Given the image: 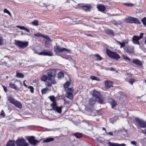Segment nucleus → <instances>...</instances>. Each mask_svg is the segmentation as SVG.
<instances>
[{
	"label": "nucleus",
	"mask_w": 146,
	"mask_h": 146,
	"mask_svg": "<svg viewBox=\"0 0 146 146\" xmlns=\"http://www.w3.org/2000/svg\"><path fill=\"white\" fill-rule=\"evenodd\" d=\"M15 143L17 146H28L29 145L24 138L18 139L15 141Z\"/></svg>",
	"instance_id": "obj_3"
},
{
	"label": "nucleus",
	"mask_w": 146,
	"mask_h": 146,
	"mask_svg": "<svg viewBox=\"0 0 146 146\" xmlns=\"http://www.w3.org/2000/svg\"><path fill=\"white\" fill-rule=\"evenodd\" d=\"M32 23L35 25L37 26L38 25V22L37 20H34L32 22Z\"/></svg>",
	"instance_id": "obj_47"
},
{
	"label": "nucleus",
	"mask_w": 146,
	"mask_h": 146,
	"mask_svg": "<svg viewBox=\"0 0 146 146\" xmlns=\"http://www.w3.org/2000/svg\"><path fill=\"white\" fill-rule=\"evenodd\" d=\"M15 44L20 47L22 48H24L28 46V42H23L21 41L15 40Z\"/></svg>",
	"instance_id": "obj_8"
},
{
	"label": "nucleus",
	"mask_w": 146,
	"mask_h": 146,
	"mask_svg": "<svg viewBox=\"0 0 146 146\" xmlns=\"http://www.w3.org/2000/svg\"><path fill=\"white\" fill-rule=\"evenodd\" d=\"M92 95L93 96L96 98L102 96L100 93L96 90H93Z\"/></svg>",
	"instance_id": "obj_15"
},
{
	"label": "nucleus",
	"mask_w": 146,
	"mask_h": 146,
	"mask_svg": "<svg viewBox=\"0 0 146 146\" xmlns=\"http://www.w3.org/2000/svg\"><path fill=\"white\" fill-rule=\"evenodd\" d=\"M8 100L11 103L13 104L17 100L12 97H9L8 98Z\"/></svg>",
	"instance_id": "obj_28"
},
{
	"label": "nucleus",
	"mask_w": 146,
	"mask_h": 146,
	"mask_svg": "<svg viewBox=\"0 0 146 146\" xmlns=\"http://www.w3.org/2000/svg\"><path fill=\"white\" fill-rule=\"evenodd\" d=\"M99 111H98L96 110H89L88 112L89 113V114H90V115L95 116L96 115V113L98 114V112Z\"/></svg>",
	"instance_id": "obj_20"
},
{
	"label": "nucleus",
	"mask_w": 146,
	"mask_h": 146,
	"mask_svg": "<svg viewBox=\"0 0 146 146\" xmlns=\"http://www.w3.org/2000/svg\"><path fill=\"white\" fill-rule=\"evenodd\" d=\"M46 86L48 87H50L52 86V84L51 82H46Z\"/></svg>",
	"instance_id": "obj_50"
},
{
	"label": "nucleus",
	"mask_w": 146,
	"mask_h": 146,
	"mask_svg": "<svg viewBox=\"0 0 146 146\" xmlns=\"http://www.w3.org/2000/svg\"><path fill=\"white\" fill-rule=\"evenodd\" d=\"M86 8V9H90L92 8L91 4H87L84 3H80L76 6L77 8Z\"/></svg>",
	"instance_id": "obj_9"
},
{
	"label": "nucleus",
	"mask_w": 146,
	"mask_h": 146,
	"mask_svg": "<svg viewBox=\"0 0 146 146\" xmlns=\"http://www.w3.org/2000/svg\"><path fill=\"white\" fill-rule=\"evenodd\" d=\"M117 42L119 43V44L120 45V48H121L124 47L125 46V44L124 42H121L119 41H118Z\"/></svg>",
	"instance_id": "obj_46"
},
{
	"label": "nucleus",
	"mask_w": 146,
	"mask_h": 146,
	"mask_svg": "<svg viewBox=\"0 0 146 146\" xmlns=\"http://www.w3.org/2000/svg\"><path fill=\"white\" fill-rule=\"evenodd\" d=\"M106 33L108 35L111 36H114L113 34V31L110 29H107L106 31Z\"/></svg>",
	"instance_id": "obj_26"
},
{
	"label": "nucleus",
	"mask_w": 146,
	"mask_h": 146,
	"mask_svg": "<svg viewBox=\"0 0 146 146\" xmlns=\"http://www.w3.org/2000/svg\"><path fill=\"white\" fill-rule=\"evenodd\" d=\"M17 27L19 28L20 29L22 30H24L25 28V27L24 26H17Z\"/></svg>",
	"instance_id": "obj_57"
},
{
	"label": "nucleus",
	"mask_w": 146,
	"mask_h": 146,
	"mask_svg": "<svg viewBox=\"0 0 146 146\" xmlns=\"http://www.w3.org/2000/svg\"><path fill=\"white\" fill-rule=\"evenodd\" d=\"M96 99H97V101L98 102V103L101 104H104V98L102 95Z\"/></svg>",
	"instance_id": "obj_23"
},
{
	"label": "nucleus",
	"mask_w": 146,
	"mask_h": 146,
	"mask_svg": "<svg viewBox=\"0 0 146 146\" xmlns=\"http://www.w3.org/2000/svg\"><path fill=\"white\" fill-rule=\"evenodd\" d=\"M49 90V88L46 87L43 88L41 90V92L42 94H45L47 91Z\"/></svg>",
	"instance_id": "obj_39"
},
{
	"label": "nucleus",
	"mask_w": 146,
	"mask_h": 146,
	"mask_svg": "<svg viewBox=\"0 0 146 146\" xmlns=\"http://www.w3.org/2000/svg\"><path fill=\"white\" fill-rule=\"evenodd\" d=\"M143 34L141 33L139 36H134L132 39L133 42L135 44H139V40L142 38L143 35Z\"/></svg>",
	"instance_id": "obj_10"
},
{
	"label": "nucleus",
	"mask_w": 146,
	"mask_h": 146,
	"mask_svg": "<svg viewBox=\"0 0 146 146\" xmlns=\"http://www.w3.org/2000/svg\"><path fill=\"white\" fill-rule=\"evenodd\" d=\"M90 78L92 80H96L98 81L100 80V79L99 78L94 76H90Z\"/></svg>",
	"instance_id": "obj_35"
},
{
	"label": "nucleus",
	"mask_w": 146,
	"mask_h": 146,
	"mask_svg": "<svg viewBox=\"0 0 146 146\" xmlns=\"http://www.w3.org/2000/svg\"><path fill=\"white\" fill-rule=\"evenodd\" d=\"M125 20L127 23L131 24L134 23L139 24L141 23V22L137 18L132 17H127L125 18Z\"/></svg>",
	"instance_id": "obj_2"
},
{
	"label": "nucleus",
	"mask_w": 146,
	"mask_h": 146,
	"mask_svg": "<svg viewBox=\"0 0 146 146\" xmlns=\"http://www.w3.org/2000/svg\"><path fill=\"white\" fill-rule=\"evenodd\" d=\"M24 30L26 32L29 33L30 32V30L29 29L26 28L25 27Z\"/></svg>",
	"instance_id": "obj_61"
},
{
	"label": "nucleus",
	"mask_w": 146,
	"mask_h": 146,
	"mask_svg": "<svg viewBox=\"0 0 146 146\" xmlns=\"http://www.w3.org/2000/svg\"><path fill=\"white\" fill-rule=\"evenodd\" d=\"M132 62L138 66H141L143 64L142 62L138 59H134L132 61Z\"/></svg>",
	"instance_id": "obj_19"
},
{
	"label": "nucleus",
	"mask_w": 146,
	"mask_h": 146,
	"mask_svg": "<svg viewBox=\"0 0 146 146\" xmlns=\"http://www.w3.org/2000/svg\"><path fill=\"white\" fill-rule=\"evenodd\" d=\"M141 22L145 26H146V17H144L141 20Z\"/></svg>",
	"instance_id": "obj_45"
},
{
	"label": "nucleus",
	"mask_w": 146,
	"mask_h": 146,
	"mask_svg": "<svg viewBox=\"0 0 146 146\" xmlns=\"http://www.w3.org/2000/svg\"><path fill=\"white\" fill-rule=\"evenodd\" d=\"M108 145L109 146H126L125 144L123 143L119 144L118 143H113L111 142H109L108 143Z\"/></svg>",
	"instance_id": "obj_18"
},
{
	"label": "nucleus",
	"mask_w": 146,
	"mask_h": 146,
	"mask_svg": "<svg viewBox=\"0 0 146 146\" xmlns=\"http://www.w3.org/2000/svg\"><path fill=\"white\" fill-rule=\"evenodd\" d=\"M28 88L30 89V91L32 93H33L34 91V88L32 86H29Z\"/></svg>",
	"instance_id": "obj_49"
},
{
	"label": "nucleus",
	"mask_w": 146,
	"mask_h": 146,
	"mask_svg": "<svg viewBox=\"0 0 146 146\" xmlns=\"http://www.w3.org/2000/svg\"><path fill=\"white\" fill-rule=\"evenodd\" d=\"M54 51L58 54L60 52H69L71 50L65 48L60 47L59 46H54Z\"/></svg>",
	"instance_id": "obj_6"
},
{
	"label": "nucleus",
	"mask_w": 146,
	"mask_h": 146,
	"mask_svg": "<svg viewBox=\"0 0 146 146\" xmlns=\"http://www.w3.org/2000/svg\"><path fill=\"white\" fill-rule=\"evenodd\" d=\"M0 115L1 116L3 117H5V113L3 110H2L1 111V114H0Z\"/></svg>",
	"instance_id": "obj_54"
},
{
	"label": "nucleus",
	"mask_w": 146,
	"mask_h": 146,
	"mask_svg": "<svg viewBox=\"0 0 146 146\" xmlns=\"http://www.w3.org/2000/svg\"><path fill=\"white\" fill-rule=\"evenodd\" d=\"M123 59L125 60H128L129 61L130 60V58L126 55H123L122 56Z\"/></svg>",
	"instance_id": "obj_44"
},
{
	"label": "nucleus",
	"mask_w": 146,
	"mask_h": 146,
	"mask_svg": "<svg viewBox=\"0 0 146 146\" xmlns=\"http://www.w3.org/2000/svg\"><path fill=\"white\" fill-rule=\"evenodd\" d=\"M54 140V139L52 137H50L46 138V139L43 140L44 143H48Z\"/></svg>",
	"instance_id": "obj_29"
},
{
	"label": "nucleus",
	"mask_w": 146,
	"mask_h": 146,
	"mask_svg": "<svg viewBox=\"0 0 146 146\" xmlns=\"http://www.w3.org/2000/svg\"><path fill=\"white\" fill-rule=\"evenodd\" d=\"M97 8L98 9H106V7L103 5L99 4L97 5Z\"/></svg>",
	"instance_id": "obj_30"
},
{
	"label": "nucleus",
	"mask_w": 146,
	"mask_h": 146,
	"mask_svg": "<svg viewBox=\"0 0 146 146\" xmlns=\"http://www.w3.org/2000/svg\"><path fill=\"white\" fill-rule=\"evenodd\" d=\"M124 4L125 5L128 7H132L133 5L131 3H124Z\"/></svg>",
	"instance_id": "obj_48"
},
{
	"label": "nucleus",
	"mask_w": 146,
	"mask_h": 146,
	"mask_svg": "<svg viewBox=\"0 0 146 146\" xmlns=\"http://www.w3.org/2000/svg\"><path fill=\"white\" fill-rule=\"evenodd\" d=\"M57 76L58 78L60 79L61 78L64 77V74L62 72H60L58 74Z\"/></svg>",
	"instance_id": "obj_36"
},
{
	"label": "nucleus",
	"mask_w": 146,
	"mask_h": 146,
	"mask_svg": "<svg viewBox=\"0 0 146 146\" xmlns=\"http://www.w3.org/2000/svg\"><path fill=\"white\" fill-rule=\"evenodd\" d=\"M106 133L107 134H108V135H113V134L112 132L110 131L108 133L106 132Z\"/></svg>",
	"instance_id": "obj_59"
},
{
	"label": "nucleus",
	"mask_w": 146,
	"mask_h": 146,
	"mask_svg": "<svg viewBox=\"0 0 146 146\" xmlns=\"http://www.w3.org/2000/svg\"><path fill=\"white\" fill-rule=\"evenodd\" d=\"M97 99L94 98H92L89 100V104L91 106H93L96 103Z\"/></svg>",
	"instance_id": "obj_17"
},
{
	"label": "nucleus",
	"mask_w": 146,
	"mask_h": 146,
	"mask_svg": "<svg viewBox=\"0 0 146 146\" xmlns=\"http://www.w3.org/2000/svg\"><path fill=\"white\" fill-rule=\"evenodd\" d=\"M110 70L112 71H114L115 70V69L113 67H111L110 68Z\"/></svg>",
	"instance_id": "obj_64"
},
{
	"label": "nucleus",
	"mask_w": 146,
	"mask_h": 146,
	"mask_svg": "<svg viewBox=\"0 0 146 146\" xmlns=\"http://www.w3.org/2000/svg\"><path fill=\"white\" fill-rule=\"evenodd\" d=\"M74 135L77 138H81L82 136V134L79 133H74Z\"/></svg>",
	"instance_id": "obj_37"
},
{
	"label": "nucleus",
	"mask_w": 146,
	"mask_h": 146,
	"mask_svg": "<svg viewBox=\"0 0 146 146\" xmlns=\"http://www.w3.org/2000/svg\"><path fill=\"white\" fill-rule=\"evenodd\" d=\"M28 140L30 143L34 145H36L39 142V141L36 140L35 139V137L33 136L28 138Z\"/></svg>",
	"instance_id": "obj_13"
},
{
	"label": "nucleus",
	"mask_w": 146,
	"mask_h": 146,
	"mask_svg": "<svg viewBox=\"0 0 146 146\" xmlns=\"http://www.w3.org/2000/svg\"><path fill=\"white\" fill-rule=\"evenodd\" d=\"M48 98L50 99V100L52 102V103L51 104L50 106L51 107H54L56 104L55 100V97L54 96H50L48 97Z\"/></svg>",
	"instance_id": "obj_14"
},
{
	"label": "nucleus",
	"mask_w": 146,
	"mask_h": 146,
	"mask_svg": "<svg viewBox=\"0 0 146 146\" xmlns=\"http://www.w3.org/2000/svg\"><path fill=\"white\" fill-rule=\"evenodd\" d=\"M106 53L108 56L110 57L117 60L120 58L119 55L115 52H113L110 50H107Z\"/></svg>",
	"instance_id": "obj_5"
},
{
	"label": "nucleus",
	"mask_w": 146,
	"mask_h": 146,
	"mask_svg": "<svg viewBox=\"0 0 146 146\" xmlns=\"http://www.w3.org/2000/svg\"><path fill=\"white\" fill-rule=\"evenodd\" d=\"M135 124L139 128H145L146 127V122L142 119H140L138 118L135 119Z\"/></svg>",
	"instance_id": "obj_1"
},
{
	"label": "nucleus",
	"mask_w": 146,
	"mask_h": 146,
	"mask_svg": "<svg viewBox=\"0 0 146 146\" xmlns=\"http://www.w3.org/2000/svg\"><path fill=\"white\" fill-rule=\"evenodd\" d=\"M95 56L97 57V60H101L102 59V58L98 54H96Z\"/></svg>",
	"instance_id": "obj_43"
},
{
	"label": "nucleus",
	"mask_w": 146,
	"mask_h": 146,
	"mask_svg": "<svg viewBox=\"0 0 146 146\" xmlns=\"http://www.w3.org/2000/svg\"><path fill=\"white\" fill-rule=\"evenodd\" d=\"M98 10L99 11L103 13H104L105 12V10Z\"/></svg>",
	"instance_id": "obj_62"
},
{
	"label": "nucleus",
	"mask_w": 146,
	"mask_h": 146,
	"mask_svg": "<svg viewBox=\"0 0 146 146\" xmlns=\"http://www.w3.org/2000/svg\"><path fill=\"white\" fill-rule=\"evenodd\" d=\"M24 30L26 32L29 33L30 32V30L29 29L26 28L25 27Z\"/></svg>",
	"instance_id": "obj_60"
},
{
	"label": "nucleus",
	"mask_w": 146,
	"mask_h": 146,
	"mask_svg": "<svg viewBox=\"0 0 146 146\" xmlns=\"http://www.w3.org/2000/svg\"><path fill=\"white\" fill-rule=\"evenodd\" d=\"M6 146H15V141L9 140L7 142Z\"/></svg>",
	"instance_id": "obj_27"
},
{
	"label": "nucleus",
	"mask_w": 146,
	"mask_h": 146,
	"mask_svg": "<svg viewBox=\"0 0 146 146\" xmlns=\"http://www.w3.org/2000/svg\"><path fill=\"white\" fill-rule=\"evenodd\" d=\"M53 109L54 110H55L56 112L59 113H61L62 112V107H58L57 106L56 104L55 106L54 107H52Z\"/></svg>",
	"instance_id": "obj_21"
},
{
	"label": "nucleus",
	"mask_w": 146,
	"mask_h": 146,
	"mask_svg": "<svg viewBox=\"0 0 146 146\" xmlns=\"http://www.w3.org/2000/svg\"><path fill=\"white\" fill-rule=\"evenodd\" d=\"M51 81V84H56V82L55 80H52Z\"/></svg>",
	"instance_id": "obj_58"
},
{
	"label": "nucleus",
	"mask_w": 146,
	"mask_h": 146,
	"mask_svg": "<svg viewBox=\"0 0 146 146\" xmlns=\"http://www.w3.org/2000/svg\"><path fill=\"white\" fill-rule=\"evenodd\" d=\"M66 94H65L66 96L68 98L72 99L73 98V94L74 93V89L72 88H66L65 90Z\"/></svg>",
	"instance_id": "obj_4"
},
{
	"label": "nucleus",
	"mask_w": 146,
	"mask_h": 146,
	"mask_svg": "<svg viewBox=\"0 0 146 146\" xmlns=\"http://www.w3.org/2000/svg\"><path fill=\"white\" fill-rule=\"evenodd\" d=\"M131 144L135 146H138L137 145H136L137 142L135 141H132L131 142Z\"/></svg>",
	"instance_id": "obj_56"
},
{
	"label": "nucleus",
	"mask_w": 146,
	"mask_h": 146,
	"mask_svg": "<svg viewBox=\"0 0 146 146\" xmlns=\"http://www.w3.org/2000/svg\"><path fill=\"white\" fill-rule=\"evenodd\" d=\"M16 77L17 78H23L24 77V75L20 72H17Z\"/></svg>",
	"instance_id": "obj_33"
},
{
	"label": "nucleus",
	"mask_w": 146,
	"mask_h": 146,
	"mask_svg": "<svg viewBox=\"0 0 146 146\" xmlns=\"http://www.w3.org/2000/svg\"><path fill=\"white\" fill-rule=\"evenodd\" d=\"M4 13L8 14L10 16H11V14L10 12L8 10H4Z\"/></svg>",
	"instance_id": "obj_52"
},
{
	"label": "nucleus",
	"mask_w": 146,
	"mask_h": 146,
	"mask_svg": "<svg viewBox=\"0 0 146 146\" xmlns=\"http://www.w3.org/2000/svg\"><path fill=\"white\" fill-rule=\"evenodd\" d=\"M64 21L65 22H69L71 24L72 23L73 24L74 21H75L76 19L75 18L71 19L69 17H66L64 19Z\"/></svg>",
	"instance_id": "obj_22"
},
{
	"label": "nucleus",
	"mask_w": 146,
	"mask_h": 146,
	"mask_svg": "<svg viewBox=\"0 0 146 146\" xmlns=\"http://www.w3.org/2000/svg\"><path fill=\"white\" fill-rule=\"evenodd\" d=\"M34 36L38 37H42L44 38H45V36L44 35L40 33H38L36 34H34Z\"/></svg>",
	"instance_id": "obj_34"
},
{
	"label": "nucleus",
	"mask_w": 146,
	"mask_h": 146,
	"mask_svg": "<svg viewBox=\"0 0 146 146\" xmlns=\"http://www.w3.org/2000/svg\"><path fill=\"white\" fill-rule=\"evenodd\" d=\"M105 84L106 88L109 89L111 87H113V83L110 81H105Z\"/></svg>",
	"instance_id": "obj_16"
},
{
	"label": "nucleus",
	"mask_w": 146,
	"mask_h": 146,
	"mask_svg": "<svg viewBox=\"0 0 146 146\" xmlns=\"http://www.w3.org/2000/svg\"><path fill=\"white\" fill-rule=\"evenodd\" d=\"M14 105L19 109H21L22 107V105L21 103L17 100L14 104Z\"/></svg>",
	"instance_id": "obj_25"
},
{
	"label": "nucleus",
	"mask_w": 146,
	"mask_h": 146,
	"mask_svg": "<svg viewBox=\"0 0 146 146\" xmlns=\"http://www.w3.org/2000/svg\"><path fill=\"white\" fill-rule=\"evenodd\" d=\"M134 47L129 45L127 46L124 48V50L127 52L131 53L134 51Z\"/></svg>",
	"instance_id": "obj_12"
},
{
	"label": "nucleus",
	"mask_w": 146,
	"mask_h": 146,
	"mask_svg": "<svg viewBox=\"0 0 146 146\" xmlns=\"http://www.w3.org/2000/svg\"><path fill=\"white\" fill-rule=\"evenodd\" d=\"M111 105L112 108H113L117 105V103L116 101L112 100V102L111 103Z\"/></svg>",
	"instance_id": "obj_42"
},
{
	"label": "nucleus",
	"mask_w": 146,
	"mask_h": 146,
	"mask_svg": "<svg viewBox=\"0 0 146 146\" xmlns=\"http://www.w3.org/2000/svg\"><path fill=\"white\" fill-rule=\"evenodd\" d=\"M112 23L115 25H120L121 23V22L120 20L118 21H112Z\"/></svg>",
	"instance_id": "obj_32"
},
{
	"label": "nucleus",
	"mask_w": 146,
	"mask_h": 146,
	"mask_svg": "<svg viewBox=\"0 0 146 146\" xmlns=\"http://www.w3.org/2000/svg\"><path fill=\"white\" fill-rule=\"evenodd\" d=\"M25 80L24 81V82H23V85L24 86H25V87H27V88L28 87V86L25 84Z\"/></svg>",
	"instance_id": "obj_63"
},
{
	"label": "nucleus",
	"mask_w": 146,
	"mask_h": 146,
	"mask_svg": "<svg viewBox=\"0 0 146 146\" xmlns=\"http://www.w3.org/2000/svg\"><path fill=\"white\" fill-rule=\"evenodd\" d=\"M135 80L133 78L131 79L129 81V82L132 85L133 82L135 81Z\"/></svg>",
	"instance_id": "obj_53"
},
{
	"label": "nucleus",
	"mask_w": 146,
	"mask_h": 146,
	"mask_svg": "<svg viewBox=\"0 0 146 146\" xmlns=\"http://www.w3.org/2000/svg\"><path fill=\"white\" fill-rule=\"evenodd\" d=\"M70 82L68 81L64 85V87L65 89L66 88H68V87L70 85Z\"/></svg>",
	"instance_id": "obj_40"
},
{
	"label": "nucleus",
	"mask_w": 146,
	"mask_h": 146,
	"mask_svg": "<svg viewBox=\"0 0 146 146\" xmlns=\"http://www.w3.org/2000/svg\"><path fill=\"white\" fill-rule=\"evenodd\" d=\"M48 76L46 75H43L41 78V80L43 81H46L47 80H48Z\"/></svg>",
	"instance_id": "obj_31"
},
{
	"label": "nucleus",
	"mask_w": 146,
	"mask_h": 146,
	"mask_svg": "<svg viewBox=\"0 0 146 146\" xmlns=\"http://www.w3.org/2000/svg\"><path fill=\"white\" fill-rule=\"evenodd\" d=\"M117 117H113L111 118L110 119V121L111 123H113L114 122H115L117 119Z\"/></svg>",
	"instance_id": "obj_41"
},
{
	"label": "nucleus",
	"mask_w": 146,
	"mask_h": 146,
	"mask_svg": "<svg viewBox=\"0 0 146 146\" xmlns=\"http://www.w3.org/2000/svg\"><path fill=\"white\" fill-rule=\"evenodd\" d=\"M9 87L12 89H15V90H18L19 89V88L15 84H13L12 82H10L9 83Z\"/></svg>",
	"instance_id": "obj_24"
},
{
	"label": "nucleus",
	"mask_w": 146,
	"mask_h": 146,
	"mask_svg": "<svg viewBox=\"0 0 146 146\" xmlns=\"http://www.w3.org/2000/svg\"><path fill=\"white\" fill-rule=\"evenodd\" d=\"M56 74V71L54 69H52L48 71L47 72V75L48 77V80H52V78L55 77Z\"/></svg>",
	"instance_id": "obj_7"
},
{
	"label": "nucleus",
	"mask_w": 146,
	"mask_h": 146,
	"mask_svg": "<svg viewBox=\"0 0 146 146\" xmlns=\"http://www.w3.org/2000/svg\"><path fill=\"white\" fill-rule=\"evenodd\" d=\"M61 57L63 58H65L67 60H69L71 58V56L70 55L65 54L63 55H60Z\"/></svg>",
	"instance_id": "obj_38"
},
{
	"label": "nucleus",
	"mask_w": 146,
	"mask_h": 146,
	"mask_svg": "<svg viewBox=\"0 0 146 146\" xmlns=\"http://www.w3.org/2000/svg\"><path fill=\"white\" fill-rule=\"evenodd\" d=\"M3 88L4 90L5 93H7V88L5 86L3 85H2Z\"/></svg>",
	"instance_id": "obj_55"
},
{
	"label": "nucleus",
	"mask_w": 146,
	"mask_h": 146,
	"mask_svg": "<svg viewBox=\"0 0 146 146\" xmlns=\"http://www.w3.org/2000/svg\"><path fill=\"white\" fill-rule=\"evenodd\" d=\"M39 54L51 56H52L53 53L51 50H45L42 52H40Z\"/></svg>",
	"instance_id": "obj_11"
},
{
	"label": "nucleus",
	"mask_w": 146,
	"mask_h": 146,
	"mask_svg": "<svg viewBox=\"0 0 146 146\" xmlns=\"http://www.w3.org/2000/svg\"><path fill=\"white\" fill-rule=\"evenodd\" d=\"M3 39L2 37L0 36V45H1L3 43Z\"/></svg>",
	"instance_id": "obj_51"
}]
</instances>
